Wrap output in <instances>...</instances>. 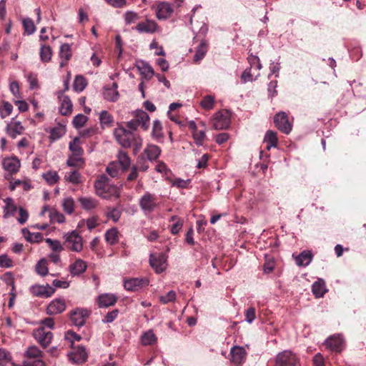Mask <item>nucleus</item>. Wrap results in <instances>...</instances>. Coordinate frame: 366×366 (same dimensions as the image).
<instances>
[{"label":"nucleus","instance_id":"obj_60","mask_svg":"<svg viewBox=\"0 0 366 366\" xmlns=\"http://www.w3.org/2000/svg\"><path fill=\"white\" fill-rule=\"evenodd\" d=\"M13 109V106L9 102H4L2 108L1 109V117L5 118L6 117L11 114Z\"/></svg>","mask_w":366,"mask_h":366},{"label":"nucleus","instance_id":"obj_18","mask_svg":"<svg viewBox=\"0 0 366 366\" xmlns=\"http://www.w3.org/2000/svg\"><path fill=\"white\" fill-rule=\"evenodd\" d=\"M2 164L4 169L11 174L16 173L20 167V162L16 157L4 159Z\"/></svg>","mask_w":366,"mask_h":366},{"label":"nucleus","instance_id":"obj_2","mask_svg":"<svg viewBox=\"0 0 366 366\" xmlns=\"http://www.w3.org/2000/svg\"><path fill=\"white\" fill-rule=\"evenodd\" d=\"M96 194L103 199H109L112 197L119 198V188L109 184V179L104 174L99 176L94 182Z\"/></svg>","mask_w":366,"mask_h":366},{"label":"nucleus","instance_id":"obj_52","mask_svg":"<svg viewBox=\"0 0 366 366\" xmlns=\"http://www.w3.org/2000/svg\"><path fill=\"white\" fill-rule=\"evenodd\" d=\"M22 24L24 29V32L28 35L32 34L35 31L36 26L34 24V21L30 18L24 19L22 21Z\"/></svg>","mask_w":366,"mask_h":366},{"label":"nucleus","instance_id":"obj_36","mask_svg":"<svg viewBox=\"0 0 366 366\" xmlns=\"http://www.w3.org/2000/svg\"><path fill=\"white\" fill-rule=\"evenodd\" d=\"M118 162L119 164L121 165L122 170L125 171L128 169V168L130 167L131 164V160L128 155V154L123 151L120 150L118 154Z\"/></svg>","mask_w":366,"mask_h":366},{"label":"nucleus","instance_id":"obj_32","mask_svg":"<svg viewBox=\"0 0 366 366\" xmlns=\"http://www.w3.org/2000/svg\"><path fill=\"white\" fill-rule=\"evenodd\" d=\"M80 138L76 137L72 142L69 143V148L72 154L76 156H82L84 149L81 147Z\"/></svg>","mask_w":366,"mask_h":366},{"label":"nucleus","instance_id":"obj_11","mask_svg":"<svg viewBox=\"0 0 366 366\" xmlns=\"http://www.w3.org/2000/svg\"><path fill=\"white\" fill-rule=\"evenodd\" d=\"M148 285L149 280L147 278H132L124 281V287L128 291L135 292Z\"/></svg>","mask_w":366,"mask_h":366},{"label":"nucleus","instance_id":"obj_46","mask_svg":"<svg viewBox=\"0 0 366 366\" xmlns=\"http://www.w3.org/2000/svg\"><path fill=\"white\" fill-rule=\"evenodd\" d=\"M42 177L45 179V181L51 185L54 184L59 179V177L57 172L55 171H49L43 174Z\"/></svg>","mask_w":366,"mask_h":366},{"label":"nucleus","instance_id":"obj_54","mask_svg":"<svg viewBox=\"0 0 366 366\" xmlns=\"http://www.w3.org/2000/svg\"><path fill=\"white\" fill-rule=\"evenodd\" d=\"M177 295L173 290L169 291L166 295L159 296V300L162 304H168L176 300Z\"/></svg>","mask_w":366,"mask_h":366},{"label":"nucleus","instance_id":"obj_6","mask_svg":"<svg viewBox=\"0 0 366 366\" xmlns=\"http://www.w3.org/2000/svg\"><path fill=\"white\" fill-rule=\"evenodd\" d=\"M139 204L144 212H152L159 206L157 197L154 194L145 192L139 199Z\"/></svg>","mask_w":366,"mask_h":366},{"label":"nucleus","instance_id":"obj_21","mask_svg":"<svg viewBox=\"0 0 366 366\" xmlns=\"http://www.w3.org/2000/svg\"><path fill=\"white\" fill-rule=\"evenodd\" d=\"M312 292L316 298L323 297L327 292L325 282L322 279H318L312 284Z\"/></svg>","mask_w":366,"mask_h":366},{"label":"nucleus","instance_id":"obj_29","mask_svg":"<svg viewBox=\"0 0 366 366\" xmlns=\"http://www.w3.org/2000/svg\"><path fill=\"white\" fill-rule=\"evenodd\" d=\"M264 141L267 143V149L269 150L271 147H276L278 144L277 133L272 130L267 131L264 136Z\"/></svg>","mask_w":366,"mask_h":366},{"label":"nucleus","instance_id":"obj_35","mask_svg":"<svg viewBox=\"0 0 366 366\" xmlns=\"http://www.w3.org/2000/svg\"><path fill=\"white\" fill-rule=\"evenodd\" d=\"M79 202L81 207L86 210L95 208L98 204V201L92 197H80Z\"/></svg>","mask_w":366,"mask_h":366},{"label":"nucleus","instance_id":"obj_44","mask_svg":"<svg viewBox=\"0 0 366 366\" xmlns=\"http://www.w3.org/2000/svg\"><path fill=\"white\" fill-rule=\"evenodd\" d=\"M65 134V129L63 126L59 125L54 127L50 130V139L53 141L56 140L62 137Z\"/></svg>","mask_w":366,"mask_h":366},{"label":"nucleus","instance_id":"obj_49","mask_svg":"<svg viewBox=\"0 0 366 366\" xmlns=\"http://www.w3.org/2000/svg\"><path fill=\"white\" fill-rule=\"evenodd\" d=\"M26 355L27 360H37L41 356V351L36 346H31L27 349Z\"/></svg>","mask_w":366,"mask_h":366},{"label":"nucleus","instance_id":"obj_13","mask_svg":"<svg viewBox=\"0 0 366 366\" xmlns=\"http://www.w3.org/2000/svg\"><path fill=\"white\" fill-rule=\"evenodd\" d=\"M89 315V312L84 309H76L70 313L71 322L78 327L84 325L86 318Z\"/></svg>","mask_w":366,"mask_h":366},{"label":"nucleus","instance_id":"obj_16","mask_svg":"<svg viewBox=\"0 0 366 366\" xmlns=\"http://www.w3.org/2000/svg\"><path fill=\"white\" fill-rule=\"evenodd\" d=\"M166 259L162 254H152L149 257V264L151 267L157 273L163 272L165 269Z\"/></svg>","mask_w":366,"mask_h":366},{"label":"nucleus","instance_id":"obj_62","mask_svg":"<svg viewBox=\"0 0 366 366\" xmlns=\"http://www.w3.org/2000/svg\"><path fill=\"white\" fill-rule=\"evenodd\" d=\"M244 315H245V320L249 323H252L256 318L255 308L253 307L248 308L246 310Z\"/></svg>","mask_w":366,"mask_h":366},{"label":"nucleus","instance_id":"obj_57","mask_svg":"<svg viewBox=\"0 0 366 366\" xmlns=\"http://www.w3.org/2000/svg\"><path fill=\"white\" fill-rule=\"evenodd\" d=\"M122 214V212L118 208H108L107 216L114 222H117Z\"/></svg>","mask_w":366,"mask_h":366},{"label":"nucleus","instance_id":"obj_39","mask_svg":"<svg viewBox=\"0 0 366 366\" xmlns=\"http://www.w3.org/2000/svg\"><path fill=\"white\" fill-rule=\"evenodd\" d=\"M9 365L13 366L11 354L5 349L0 348V365L7 366Z\"/></svg>","mask_w":366,"mask_h":366},{"label":"nucleus","instance_id":"obj_26","mask_svg":"<svg viewBox=\"0 0 366 366\" xmlns=\"http://www.w3.org/2000/svg\"><path fill=\"white\" fill-rule=\"evenodd\" d=\"M87 354L85 349L79 347L75 352L71 355V359L75 363L80 364L86 360Z\"/></svg>","mask_w":366,"mask_h":366},{"label":"nucleus","instance_id":"obj_61","mask_svg":"<svg viewBox=\"0 0 366 366\" xmlns=\"http://www.w3.org/2000/svg\"><path fill=\"white\" fill-rule=\"evenodd\" d=\"M19 216L17 217V221L21 224H24L29 218V212L23 207L19 208Z\"/></svg>","mask_w":366,"mask_h":366},{"label":"nucleus","instance_id":"obj_12","mask_svg":"<svg viewBox=\"0 0 366 366\" xmlns=\"http://www.w3.org/2000/svg\"><path fill=\"white\" fill-rule=\"evenodd\" d=\"M30 292L34 296L48 298L55 292V289L48 284L46 286L33 285L30 287Z\"/></svg>","mask_w":366,"mask_h":366},{"label":"nucleus","instance_id":"obj_27","mask_svg":"<svg viewBox=\"0 0 366 366\" xmlns=\"http://www.w3.org/2000/svg\"><path fill=\"white\" fill-rule=\"evenodd\" d=\"M145 154L148 159L150 161L156 160L161 154V149L159 147L154 144H149L145 150Z\"/></svg>","mask_w":366,"mask_h":366},{"label":"nucleus","instance_id":"obj_7","mask_svg":"<svg viewBox=\"0 0 366 366\" xmlns=\"http://www.w3.org/2000/svg\"><path fill=\"white\" fill-rule=\"evenodd\" d=\"M275 127L282 133L288 134L292 131V125L289 122L288 116L285 112H280L274 117Z\"/></svg>","mask_w":366,"mask_h":366},{"label":"nucleus","instance_id":"obj_17","mask_svg":"<svg viewBox=\"0 0 366 366\" xmlns=\"http://www.w3.org/2000/svg\"><path fill=\"white\" fill-rule=\"evenodd\" d=\"M325 345L330 350L340 352L342 350L343 339L340 335L331 336L325 341Z\"/></svg>","mask_w":366,"mask_h":366},{"label":"nucleus","instance_id":"obj_64","mask_svg":"<svg viewBox=\"0 0 366 366\" xmlns=\"http://www.w3.org/2000/svg\"><path fill=\"white\" fill-rule=\"evenodd\" d=\"M12 266V260L6 254H1L0 256V267L9 268Z\"/></svg>","mask_w":366,"mask_h":366},{"label":"nucleus","instance_id":"obj_51","mask_svg":"<svg viewBox=\"0 0 366 366\" xmlns=\"http://www.w3.org/2000/svg\"><path fill=\"white\" fill-rule=\"evenodd\" d=\"M99 120L102 125L110 127L114 122V118L107 111L104 110L101 112Z\"/></svg>","mask_w":366,"mask_h":366},{"label":"nucleus","instance_id":"obj_4","mask_svg":"<svg viewBox=\"0 0 366 366\" xmlns=\"http://www.w3.org/2000/svg\"><path fill=\"white\" fill-rule=\"evenodd\" d=\"M212 127L214 129H226L231 123L230 114L227 110H221L216 112L212 119Z\"/></svg>","mask_w":366,"mask_h":366},{"label":"nucleus","instance_id":"obj_53","mask_svg":"<svg viewBox=\"0 0 366 366\" xmlns=\"http://www.w3.org/2000/svg\"><path fill=\"white\" fill-rule=\"evenodd\" d=\"M49 217L51 222L62 223L65 220L64 216L54 209H51Z\"/></svg>","mask_w":366,"mask_h":366},{"label":"nucleus","instance_id":"obj_15","mask_svg":"<svg viewBox=\"0 0 366 366\" xmlns=\"http://www.w3.org/2000/svg\"><path fill=\"white\" fill-rule=\"evenodd\" d=\"M158 29L157 24L151 19H146L143 21H139L134 27L139 33L153 34L157 31Z\"/></svg>","mask_w":366,"mask_h":366},{"label":"nucleus","instance_id":"obj_43","mask_svg":"<svg viewBox=\"0 0 366 366\" xmlns=\"http://www.w3.org/2000/svg\"><path fill=\"white\" fill-rule=\"evenodd\" d=\"M200 106L206 110L212 109L214 106V97L211 95L204 97L200 102Z\"/></svg>","mask_w":366,"mask_h":366},{"label":"nucleus","instance_id":"obj_34","mask_svg":"<svg viewBox=\"0 0 366 366\" xmlns=\"http://www.w3.org/2000/svg\"><path fill=\"white\" fill-rule=\"evenodd\" d=\"M157 338L152 330H149L145 332L141 337L142 344L143 345H152L156 343Z\"/></svg>","mask_w":366,"mask_h":366},{"label":"nucleus","instance_id":"obj_37","mask_svg":"<svg viewBox=\"0 0 366 366\" xmlns=\"http://www.w3.org/2000/svg\"><path fill=\"white\" fill-rule=\"evenodd\" d=\"M170 222H173L174 224L171 226L170 232L172 234H177L179 233V232L181 230L183 226L184 220L174 215L171 217Z\"/></svg>","mask_w":366,"mask_h":366},{"label":"nucleus","instance_id":"obj_41","mask_svg":"<svg viewBox=\"0 0 366 366\" xmlns=\"http://www.w3.org/2000/svg\"><path fill=\"white\" fill-rule=\"evenodd\" d=\"M66 164L69 167H80L84 164V161L81 156L71 154L67 159Z\"/></svg>","mask_w":366,"mask_h":366},{"label":"nucleus","instance_id":"obj_19","mask_svg":"<svg viewBox=\"0 0 366 366\" xmlns=\"http://www.w3.org/2000/svg\"><path fill=\"white\" fill-rule=\"evenodd\" d=\"M24 127L20 122H11L7 124L6 133L12 139H15L18 135L23 134Z\"/></svg>","mask_w":366,"mask_h":366},{"label":"nucleus","instance_id":"obj_33","mask_svg":"<svg viewBox=\"0 0 366 366\" xmlns=\"http://www.w3.org/2000/svg\"><path fill=\"white\" fill-rule=\"evenodd\" d=\"M312 255L309 251H303L296 257V263L298 266H307L312 261Z\"/></svg>","mask_w":366,"mask_h":366},{"label":"nucleus","instance_id":"obj_8","mask_svg":"<svg viewBox=\"0 0 366 366\" xmlns=\"http://www.w3.org/2000/svg\"><path fill=\"white\" fill-rule=\"evenodd\" d=\"M65 245L69 249L79 252L83 249L82 237L73 231L66 235Z\"/></svg>","mask_w":366,"mask_h":366},{"label":"nucleus","instance_id":"obj_5","mask_svg":"<svg viewBox=\"0 0 366 366\" xmlns=\"http://www.w3.org/2000/svg\"><path fill=\"white\" fill-rule=\"evenodd\" d=\"M297 363V355L290 350L278 353L274 360V366H296Z\"/></svg>","mask_w":366,"mask_h":366},{"label":"nucleus","instance_id":"obj_20","mask_svg":"<svg viewBox=\"0 0 366 366\" xmlns=\"http://www.w3.org/2000/svg\"><path fill=\"white\" fill-rule=\"evenodd\" d=\"M232 362L236 365H240L244 362L246 352L242 347H234L231 350Z\"/></svg>","mask_w":366,"mask_h":366},{"label":"nucleus","instance_id":"obj_22","mask_svg":"<svg viewBox=\"0 0 366 366\" xmlns=\"http://www.w3.org/2000/svg\"><path fill=\"white\" fill-rule=\"evenodd\" d=\"M117 298L112 294H103L98 297V305L99 307H108L117 302Z\"/></svg>","mask_w":366,"mask_h":366},{"label":"nucleus","instance_id":"obj_14","mask_svg":"<svg viewBox=\"0 0 366 366\" xmlns=\"http://www.w3.org/2000/svg\"><path fill=\"white\" fill-rule=\"evenodd\" d=\"M65 310V300L61 298H56L49 304L46 308V313L49 315H56L63 312Z\"/></svg>","mask_w":366,"mask_h":366},{"label":"nucleus","instance_id":"obj_42","mask_svg":"<svg viewBox=\"0 0 366 366\" xmlns=\"http://www.w3.org/2000/svg\"><path fill=\"white\" fill-rule=\"evenodd\" d=\"M86 84V79L81 75H78L74 79V89L76 92H82L85 89Z\"/></svg>","mask_w":366,"mask_h":366},{"label":"nucleus","instance_id":"obj_31","mask_svg":"<svg viewBox=\"0 0 366 366\" xmlns=\"http://www.w3.org/2000/svg\"><path fill=\"white\" fill-rule=\"evenodd\" d=\"M72 103L68 96L63 97L59 112L64 116H67L71 114Z\"/></svg>","mask_w":366,"mask_h":366},{"label":"nucleus","instance_id":"obj_30","mask_svg":"<svg viewBox=\"0 0 366 366\" xmlns=\"http://www.w3.org/2000/svg\"><path fill=\"white\" fill-rule=\"evenodd\" d=\"M207 44L205 41H202L199 45L197 46L196 53L194 56L193 61L195 63H199L202 59H204L205 54L207 52Z\"/></svg>","mask_w":366,"mask_h":366},{"label":"nucleus","instance_id":"obj_55","mask_svg":"<svg viewBox=\"0 0 366 366\" xmlns=\"http://www.w3.org/2000/svg\"><path fill=\"white\" fill-rule=\"evenodd\" d=\"M80 174L76 170L70 172L65 175V179L74 184H78L80 182Z\"/></svg>","mask_w":366,"mask_h":366},{"label":"nucleus","instance_id":"obj_9","mask_svg":"<svg viewBox=\"0 0 366 366\" xmlns=\"http://www.w3.org/2000/svg\"><path fill=\"white\" fill-rule=\"evenodd\" d=\"M34 337L43 347H46L51 343L53 334L44 327H39L34 331Z\"/></svg>","mask_w":366,"mask_h":366},{"label":"nucleus","instance_id":"obj_38","mask_svg":"<svg viewBox=\"0 0 366 366\" xmlns=\"http://www.w3.org/2000/svg\"><path fill=\"white\" fill-rule=\"evenodd\" d=\"M106 241L113 245L119 240V232L116 228L109 229L105 234Z\"/></svg>","mask_w":366,"mask_h":366},{"label":"nucleus","instance_id":"obj_45","mask_svg":"<svg viewBox=\"0 0 366 366\" xmlns=\"http://www.w3.org/2000/svg\"><path fill=\"white\" fill-rule=\"evenodd\" d=\"M140 16L138 13L128 11L124 15V19L126 24H132L136 23L140 19Z\"/></svg>","mask_w":366,"mask_h":366},{"label":"nucleus","instance_id":"obj_63","mask_svg":"<svg viewBox=\"0 0 366 366\" xmlns=\"http://www.w3.org/2000/svg\"><path fill=\"white\" fill-rule=\"evenodd\" d=\"M46 242L49 244L54 252H61L64 249L60 242L57 240L46 239Z\"/></svg>","mask_w":366,"mask_h":366},{"label":"nucleus","instance_id":"obj_1","mask_svg":"<svg viewBox=\"0 0 366 366\" xmlns=\"http://www.w3.org/2000/svg\"><path fill=\"white\" fill-rule=\"evenodd\" d=\"M114 135L117 142L124 148L133 147L134 152H138L142 146V139L140 136L127 129L122 125H119L114 130Z\"/></svg>","mask_w":366,"mask_h":366},{"label":"nucleus","instance_id":"obj_48","mask_svg":"<svg viewBox=\"0 0 366 366\" xmlns=\"http://www.w3.org/2000/svg\"><path fill=\"white\" fill-rule=\"evenodd\" d=\"M88 121V117L82 114L76 115L72 121V124L76 129H79L84 126Z\"/></svg>","mask_w":366,"mask_h":366},{"label":"nucleus","instance_id":"obj_59","mask_svg":"<svg viewBox=\"0 0 366 366\" xmlns=\"http://www.w3.org/2000/svg\"><path fill=\"white\" fill-rule=\"evenodd\" d=\"M107 172L112 177H117L119 174L118 164L116 162L110 163L109 166L107 167Z\"/></svg>","mask_w":366,"mask_h":366},{"label":"nucleus","instance_id":"obj_3","mask_svg":"<svg viewBox=\"0 0 366 366\" xmlns=\"http://www.w3.org/2000/svg\"><path fill=\"white\" fill-rule=\"evenodd\" d=\"M126 127L127 129L135 132L139 127L146 131L149 127V117L146 112L142 110H138L136 112L134 117L126 122Z\"/></svg>","mask_w":366,"mask_h":366},{"label":"nucleus","instance_id":"obj_47","mask_svg":"<svg viewBox=\"0 0 366 366\" xmlns=\"http://www.w3.org/2000/svg\"><path fill=\"white\" fill-rule=\"evenodd\" d=\"M162 125L159 120H155L153 123L152 135L153 138L158 139L163 137Z\"/></svg>","mask_w":366,"mask_h":366},{"label":"nucleus","instance_id":"obj_28","mask_svg":"<svg viewBox=\"0 0 366 366\" xmlns=\"http://www.w3.org/2000/svg\"><path fill=\"white\" fill-rule=\"evenodd\" d=\"M52 49L51 46L41 44L39 50L40 59L44 63L49 62L52 56Z\"/></svg>","mask_w":366,"mask_h":366},{"label":"nucleus","instance_id":"obj_23","mask_svg":"<svg viewBox=\"0 0 366 366\" xmlns=\"http://www.w3.org/2000/svg\"><path fill=\"white\" fill-rule=\"evenodd\" d=\"M86 263L81 259H76L69 266V271L74 276L84 273L86 269Z\"/></svg>","mask_w":366,"mask_h":366},{"label":"nucleus","instance_id":"obj_56","mask_svg":"<svg viewBox=\"0 0 366 366\" xmlns=\"http://www.w3.org/2000/svg\"><path fill=\"white\" fill-rule=\"evenodd\" d=\"M62 206L65 212L71 214L74 212V199L71 197L64 199Z\"/></svg>","mask_w":366,"mask_h":366},{"label":"nucleus","instance_id":"obj_58","mask_svg":"<svg viewBox=\"0 0 366 366\" xmlns=\"http://www.w3.org/2000/svg\"><path fill=\"white\" fill-rule=\"evenodd\" d=\"M193 138L197 144L202 145L206 135L203 130H196L192 133Z\"/></svg>","mask_w":366,"mask_h":366},{"label":"nucleus","instance_id":"obj_40","mask_svg":"<svg viewBox=\"0 0 366 366\" xmlns=\"http://www.w3.org/2000/svg\"><path fill=\"white\" fill-rule=\"evenodd\" d=\"M35 271L42 277L46 276L48 274L47 261L45 259H40L36 264Z\"/></svg>","mask_w":366,"mask_h":366},{"label":"nucleus","instance_id":"obj_10","mask_svg":"<svg viewBox=\"0 0 366 366\" xmlns=\"http://www.w3.org/2000/svg\"><path fill=\"white\" fill-rule=\"evenodd\" d=\"M174 7L167 1H160L157 5L156 15L158 19L164 20L172 16Z\"/></svg>","mask_w":366,"mask_h":366},{"label":"nucleus","instance_id":"obj_25","mask_svg":"<svg viewBox=\"0 0 366 366\" xmlns=\"http://www.w3.org/2000/svg\"><path fill=\"white\" fill-rule=\"evenodd\" d=\"M138 70L140 71L143 78L150 79L154 75V70L150 65L145 61H139L137 64Z\"/></svg>","mask_w":366,"mask_h":366},{"label":"nucleus","instance_id":"obj_24","mask_svg":"<svg viewBox=\"0 0 366 366\" xmlns=\"http://www.w3.org/2000/svg\"><path fill=\"white\" fill-rule=\"evenodd\" d=\"M59 56L64 59L60 63V67H64L71 57V46L69 44H63L60 46Z\"/></svg>","mask_w":366,"mask_h":366},{"label":"nucleus","instance_id":"obj_50","mask_svg":"<svg viewBox=\"0 0 366 366\" xmlns=\"http://www.w3.org/2000/svg\"><path fill=\"white\" fill-rule=\"evenodd\" d=\"M104 97L108 101L115 102L118 100L119 94L118 91H115V89H109L106 88L104 92Z\"/></svg>","mask_w":366,"mask_h":366}]
</instances>
